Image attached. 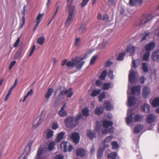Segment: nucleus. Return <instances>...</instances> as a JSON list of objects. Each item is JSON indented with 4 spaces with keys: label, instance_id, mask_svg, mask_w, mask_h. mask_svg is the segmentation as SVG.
Here are the masks:
<instances>
[{
    "label": "nucleus",
    "instance_id": "1",
    "mask_svg": "<svg viewBox=\"0 0 159 159\" xmlns=\"http://www.w3.org/2000/svg\"><path fill=\"white\" fill-rule=\"evenodd\" d=\"M87 54L83 57L76 56L72 58L71 61L68 62H67V60L65 59L62 61L61 65L64 66L66 64L68 67L71 68L76 66L77 70L80 69L84 63V62L82 60L88 57Z\"/></svg>",
    "mask_w": 159,
    "mask_h": 159
},
{
    "label": "nucleus",
    "instance_id": "2",
    "mask_svg": "<svg viewBox=\"0 0 159 159\" xmlns=\"http://www.w3.org/2000/svg\"><path fill=\"white\" fill-rule=\"evenodd\" d=\"M129 84L128 88V89L127 91V94L128 97V106L132 107L134 106L136 102V99L133 97L129 96L130 94H137L139 95L140 93L141 87L139 86H135L131 87L130 89L131 93H129Z\"/></svg>",
    "mask_w": 159,
    "mask_h": 159
},
{
    "label": "nucleus",
    "instance_id": "3",
    "mask_svg": "<svg viewBox=\"0 0 159 159\" xmlns=\"http://www.w3.org/2000/svg\"><path fill=\"white\" fill-rule=\"evenodd\" d=\"M140 63V61L138 59L134 60H132L131 69L129 72V83L134 84L137 80V72L133 70L138 67Z\"/></svg>",
    "mask_w": 159,
    "mask_h": 159
},
{
    "label": "nucleus",
    "instance_id": "4",
    "mask_svg": "<svg viewBox=\"0 0 159 159\" xmlns=\"http://www.w3.org/2000/svg\"><path fill=\"white\" fill-rule=\"evenodd\" d=\"M57 93H60V96L65 94L66 95L67 98H70L72 96L73 92L71 88H69L68 90H66L64 87L59 86L55 91V95H56Z\"/></svg>",
    "mask_w": 159,
    "mask_h": 159
},
{
    "label": "nucleus",
    "instance_id": "5",
    "mask_svg": "<svg viewBox=\"0 0 159 159\" xmlns=\"http://www.w3.org/2000/svg\"><path fill=\"white\" fill-rule=\"evenodd\" d=\"M113 124V123L110 121H108L107 120H104L103 122V128L106 129L102 130V134H105L107 133L112 134L114 132V129L113 127L110 128L109 129L107 128L109 126H111Z\"/></svg>",
    "mask_w": 159,
    "mask_h": 159
},
{
    "label": "nucleus",
    "instance_id": "6",
    "mask_svg": "<svg viewBox=\"0 0 159 159\" xmlns=\"http://www.w3.org/2000/svg\"><path fill=\"white\" fill-rule=\"evenodd\" d=\"M65 122L66 125L68 128H74L77 125V122L75 120V117L72 116L65 119Z\"/></svg>",
    "mask_w": 159,
    "mask_h": 159
},
{
    "label": "nucleus",
    "instance_id": "7",
    "mask_svg": "<svg viewBox=\"0 0 159 159\" xmlns=\"http://www.w3.org/2000/svg\"><path fill=\"white\" fill-rule=\"evenodd\" d=\"M61 147L64 152H70L73 148V146L68 142L63 141L61 144Z\"/></svg>",
    "mask_w": 159,
    "mask_h": 159
},
{
    "label": "nucleus",
    "instance_id": "8",
    "mask_svg": "<svg viewBox=\"0 0 159 159\" xmlns=\"http://www.w3.org/2000/svg\"><path fill=\"white\" fill-rule=\"evenodd\" d=\"M152 18V15L150 14H148L145 16H143L142 18L140 23L137 24L136 25L138 26H140L144 25L150 21Z\"/></svg>",
    "mask_w": 159,
    "mask_h": 159
},
{
    "label": "nucleus",
    "instance_id": "9",
    "mask_svg": "<svg viewBox=\"0 0 159 159\" xmlns=\"http://www.w3.org/2000/svg\"><path fill=\"white\" fill-rule=\"evenodd\" d=\"M133 110H128L127 113V116L126 118V121L127 125L130 126V127H132V125H131V124L133 122Z\"/></svg>",
    "mask_w": 159,
    "mask_h": 159
},
{
    "label": "nucleus",
    "instance_id": "10",
    "mask_svg": "<svg viewBox=\"0 0 159 159\" xmlns=\"http://www.w3.org/2000/svg\"><path fill=\"white\" fill-rule=\"evenodd\" d=\"M74 14L75 13L74 11L70 10L68 12V18L65 24L66 26L68 27L70 25L71 22L72 20Z\"/></svg>",
    "mask_w": 159,
    "mask_h": 159
},
{
    "label": "nucleus",
    "instance_id": "11",
    "mask_svg": "<svg viewBox=\"0 0 159 159\" xmlns=\"http://www.w3.org/2000/svg\"><path fill=\"white\" fill-rule=\"evenodd\" d=\"M70 138L73 142L75 144H77L79 142L80 138L79 134L75 132L71 134Z\"/></svg>",
    "mask_w": 159,
    "mask_h": 159
},
{
    "label": "nucleus",
    "instance_id": "12",
    "mask_svg": "<svg viewBox=\"0 0 159 159\" xmlns=\"http://www.w3.org/2000/svg\"><path fill=\"white\" fill-rule=\"evenodd\" d=\"M42 122L41 117H37L33 122L32 128L35 129L38 127Z\"/></svg>",
    "mask_w": 159,
    "mask_h": 159
},
{
    "label": "nucleus",
    "instance_id": "13",
    "mask_svg": "<svg viewBox=\"0 0 159 159\" xmlns=\"http://www.w3.org/2000/svg\"><path fill=\"white\" fill-rule=\"evenodd\" d=\"M151 57L153 61L159 62V50L153 52L152 54Z\"/></svg>",
    "mask_w": 159,
    "mask_h": 159
},
{
    "label": "nucleus",
    "instance_id": "14",
    "mask_svg": "<svg viewBox=\"0 0 159 159\" xmlns=\"http://www.w3.org/2000/svg\"><path fill=\"white\" fill-rule=\"evenodd\" d=\"M66 106V104L65 103L61 108L60 110L58 111V114L61 117H64L67 115V112L65 110V108Z\"/></svg>",
    "mask_w": 159,
    "mask_h": 159
},
{
    "label": "nucleus",
    "instance_id": "15",
    "mask_svg": "<svg viewBox=\"0 0 159 159\" xmlns=\"http://www.w3.org/2000/svg\"><path fill=\"white\" fill-rule=\"evenodd\" d=\"M109 40V38L107 37H104L102 39V43L99 44L98 47V48L99 49H102L104 48Z\"/></svg>",
    "mask_w": 159,
    "mask_h": 159
},
{
    "label": "nucleus",
    "instance_id": "16",
    "mask_svg": "<svg viewBox=\"0 0 159 159\" xmlns=\"http://www.w3.org/2000/svg\"><path fill=\"white\" fill-rule=\"evenodd\" d=\"M156 46V44L154 42H152L147 45L145 47V49L147 52H150Z\"/></svg>",
    "mask_w": 159,
    "mask_h": 159
},
{
    "label": "nucleus",
    "instance_id": "17",
    "mask_svg": "<svg viewBox=\"0 0 159 159\" xmlns=\"http://www.w3.org/2000/svg\"><path fill=\"white\" fill-rule=\"evenodd\" d=\"M113 138V137L112 136H110L107 137L104 140L103 144L104 149H105L106 148L108 147L109 146V145L107 143H109L112 140Z\"/></svg>",
    "mask_w": 159,
    "mask_h": 159
},
{
    "label": "nucleus",
    "instance_id": "18",
    "mask_svg": "<svg viewBox=\"0 0 159 159\" xmlns=\"http://www.w3.org/2000/svg\"><path fill=\"white\" fill-rule=\"evenodd\" d=\"M135 50V47L134 46L131 45L128 46L126 52L129 53L130 55H132L134 54Z\"/></svg>",
    "mask_w": 159,
    "mask_h": 159
},
{
    "label": "nucleus",
    "instance_id": "19",
    "mask_svg": "<svg viewBox=\"0 0 159 159\" xmlns=\"http://www.w3.org/2000/svg\"><path fill=\"white\" fill-rule=\"evenodd\" d=\"M156 116L154 114H152L148 116L146 120L148 123L150 124L154 122Z\"/></svg>",
    "mask_w": 159,
    "mask_h": 159
},
{
    "label": "nucleus",
    "instance_id": "20",
    "mask_svg": "<svg viewBox=\"0 0 159 159\" xmlns=\"http://www.w3.org/2000/svg\"><path fill=\"white\" fill-rule=\"evenodd\" d=\"M76 154L77 156L83 157L85 155L86 151L83 149L78 148L76 151Z\"/></svg>",
    "mask_w": 159,
    "mask_h": 159
},
{
    "label": "nucleus",
    "instance_id": "21",
    "mask_svg": "<svg viewBox=\"0 0 159 159\" xmlns=\"http://www.w3.org/2000/svg\"><path fill=\"white\" fill-rule=\"evenodd\" d=\"M143 127L142 125H138L136 126L134 129V134H138L140 132Z\"/></svg>",
    "mask_w": 159,
    "mask_h": 159
},
{
    "label": "nucleus",
    "instance_id": "22",
    "mask_svg": "<svg viewBox=\"0 0 159 159\" xmlns=\"http://www.w3.org/2000/svg\"><path fill=\"white\" fill-rule=\"evenodd\" d=\"M150 93L149 88L147 86L144 87L143 89V95L145 98H147L148 95Z\"/></svg>",
    "mask_w": 159,
    "mask_h": 159
},
{
    "label": "nucleus",
    "instance_id": "23",
    "mask_svg": "<svg viewBox=\"0 0 159 159\" xmlns=\"http://www.w3.org/2000/svg\"><path fill=\"white\" fill-rule=\"evenodd\" d=\"M103 111V108L102 106H100V107H97L95 110L94 113L95 114L99 115L102 113Z\"/></svg>",
    "mask_w": 159,
    "mask_h": 159
},
{
    "label": "nucleus",
    "instance_id": "24",
    "mask_svg": "<svg viewBox=\"0 0 159 159\" xmlns=\"http://www.w3.org/2000/svg\"><path fill=\"white\" fill-rule=\"evenodd\" d=\"M104 106L106 110L108 111H110L113 109V106L109 102H106L104 104Z\"/></svg>",
    "mask_w": 159,
    "mask_h": 159
},
{
    "label": "nucleus",
    "instance_id": "25",
    "mask_svg": "<svg viewBox=\"0 0 159 159\" xmlns=\"http://www.w3.org/2000/svg\"><path fill=\"white\" fill-rule=\"evenodd\" d=\"M54 131L51 129H48L45 130V133L46 134V138L47 139H50L53 136Z\"/></svg>",
    "mask_w": 159,
    "mask_h": 159
},
{
    "label": "nucleus",
    "instance_id": "26",
    "mask_svg": "<svg viewBox=\"0 0 159 159\" xmlns=\"http://www.w3.org/2000/svg\"><path fill=\"white\" fill-rule=\"evenodd\" d=\"M150 109V106L146 103H144L143 105L141 107L142 110L145 112H149Z\"/></svg>",
    "mask_w": 159,
    "mask_h": 159
},
{
    "label": "nucleus",
    "instance_id": "27",
    "mask_svg": "<svg viewBox=\"0 0 159 159\" xmlns=\"http://www.w3.org/2000/svg\"><path fill=\"white\" fill-rule=\"evenodd\" d=\"M55 145V141H52L48 145V148H47V147L46 148H47L48 149V151H48H50L52 150L54 148ZM40 148H42L43 149V148H45V147H41Z\"/></svg>",
    "mask_w": 159,
    "mask_h": 159
},
{
    "label": "nucleus",
    "instance_id": "28",
    "mask_svg": "<svg viewBox=\"0 0 159 159\" xmlns=\"http://www.w3.org/2000/svg\"><path fill=\"white\" fill-rule=\"evenodd\" d=\"M87 135L91 139H93L95 137V134L94 132L93 131L90 130H87Z\"/></svg>",
    "mask_w": 159,
    "mask_h": 159
},
{
    "label": "nucleus",
    "instance_id": "29",
    "mask_svg": "<svg viewBox=\"0 0 159 159\" xmlns=\"http://www.w3.org/2000/svg\"><path fill=\"white\" fill-rule=\"evenodd\" d=\"M103 148V149H102V147H100L98 151L97 152V157L98 159H100L103 154V152L104 149Z\"/></svg>",
    "mask_w": 159,
    "mask_h": 159
},
{
    "label": "nucleus",
    "instance_id": "30",
    "mask_svg": "<svg viewBox=\"0 0 159 159\" xmlns=\"http://www.w3.org/2000/svg\"><path fill=\"white\" fill-rule=\"evenodd\" d=\"M53 92V89H52L49 88L48 89V91L46 93L45 96V97L46 99H48L50 98Z\"/></svg>",
    "mask_w": 159,
    "mask_h": 159
},
{
    "label": "nucleus",
    "instance_id": "31",
    "mask_svg": "<svg viewBox=\"0 0 159 159\" xmlns=\"http://www.w3.org/2000/svg\"><path fill=\"white\" fill-rule=\"evenodd\" d=\"M82 113L84 116L87 117L89 114V110L87 107L84 108L82 110Z\"/></svg>",
    "mask_w": 159,
    "mask_h": 159
},
{
    "label": "nucleus",
    "instance_id": "32",
    "mask_svg": "<svg viewBox=\"0 0 159 159\" xmlns=\"http://www.w3.org/2000/svg\"><path fill=\"white\" fill-rule=\"evenodd\" d=\"M101 90L100 89H98L97 90H94L91 94L92 97H93L97 96L98 94H99L101 92Z\"/></svg>",
    "mask_w": 159,
    "mask_h": 159
},
{
    "label": "nucleus",
    "instance_id": "33",
    "mask_svg": "<svg viewBox=\"0 0 159 159\" xmlns=\"http://www.w3.org/2000/svg\"><path fill=\"white\" fill-rule=\"evenodd\" d=\"M111 145L112 146V149L113 150H116L118 149L119 148V146L116 141L112 142Z\"/></svg>",
    "mask_w": 159,
    "mask_h": 159
},
{
    "label": "nucleus",
    "instance_id": "34",
    "mask_svg": "<svg viewBox=\"0 0 159 159\" xmlns=\"http://www.w3.org/2000/svg\"><path fill=\"white\" fill-rule=\"evenodd\" d=\"M117 156V153L116 152H111L108 155V159H116Z\"/></svg>",
    "mask_w": 159,
    "mask_h": 159
},
{
    "label": "nucleus",
    "instance_id": "35",
    "mask_svg": "<svg viewBox=\"0 0 159 159\" xmlns=\"http://www.w3.org/2000/svg\"><path fill=\"white\" fill-rule=\"evenodd\" d=\"M45 41V38L43 36H41L37 40V43L40 45H43Z\"/></svg>",
    "mask_w": 159,
    "mask_h": 159
},
{
    "label": "nucleus",
    "instance_id": "36",
    "mask_svg": "<svg viewBox=\"0 0 159 159\" xmlns=\"http://www.w3.org/2000/svg\"><path fill=\"white\" fill-rule=\"evenodd\" d=\"M150 55V52L147 51L143 55V60L145 61H148Z\"/></svg>",
    "mask_w": 159,
    "mask_h": 159
},
{
    "label": "nucleus",
    "instance_id": "37",
    "mask_svg": "<svg viewBox=\"0 0 159 159\" xmlns=\"http://www.w3.org/2000/svg\"><path fill=\"white\" fill-rule=\"evenodd\" d=\"M65 135V132H61L59 133L57 137V141L59 142L63 139L64 136Z\"/></svg>",
    "mask_w": 159,
    "mask_h": 159
},
{
    "label": "nucleus",
    "instance_id": "38",
    "mask_svg": "<svg viewBox=\"0 0 159 159\" xmlns=\"http://www.w3.org/2000/svg\"><path fill=\"white\" fill-rule=\"evenodd\" d=\"M143 117L139 114H136L134 117V122H138L141 121Z\"/></svg>",
    "mask_w": 159,
    "mask_h": 159
},
{
    "label": "nucleus",
    "instance_id": "39",
    "mask_svg": "<svg viewBox=\"0 0 159 159\" xmlns=\"http://www.w3.org/2000/svg\"><path fill=\"white\" fill-rule=\"evenodd\" d=\"M23 50V48H20L17 52L15 55V59H17L19 58V57L20 56Z\"/></svg>",
    "mask_w": 159,
    "mask_h": 159
},
{
    "label": "nucleus",
    "instance_id": "40",
    "mask_svg": "<svg viewBox=\"0 0 159 159\" xmlns=\"http://www.w3.org/2000/svg\"><path fill=\"white\" fill-rule=\"evenodd\" d=\"M152 104L154 107H156L159 106V98H155L152 101Z\"/></svg>",
    "mask_w": 159,
    "mask_h": 159
},
{
    "label": "nucleus",
    "instance_id": "41",
    "mask_svg": "<svg viewBox=\"0 0 159 159\" xmlns=\"http://www.w3.org/2000/svg\"><path fill=\"white\" fill-rule=\"evenodd\" d=\"M81 39L79 37H76L75 38V45L77 47H79L80 45Z\"/></svg>",
    "mask_w": 159,
    "mask_h": 159
},
{
    "label": "nucleus",
    "instance_id": "42",
    "mask_svg": "<svg viewBox=\"0 0 159 159\" xmlns=\"http://www.w3.org/2000/svg\"><path fill=\"white\" fill-rule=\"evenodd\" d=\"M43 13H39L37 16L35 20L36 23H39L41 22L40 19L43 17Z\"/></svg>",
    "mask_w": 159,
    "mask_h": 159
},
{
    "label": "nucleus",
    "instance_id": "43",
    "mask_svg": "<svg viewBox=\"0 0 159 159\" xmlns=\"http://www.w3.org/2000/svg\"><path fill=\"white\" fill-rule=\"evenodd\" d=\"M33 91L32 89H30V90L26 94V95L25 96L24 98L22 100L23 102H25L26 98L28 97L29 96L31 95L33 93Z\"/></svg>",
    "mask_w": 159,
    "mask_h": 159
},
{
    "label": "nucleus",
    "instance_id": "44",
    "mask_svg": "<svg viewBox=\"0 0 159 159\" xmlns=\"http://www.w3.org/2000/svg\"><path fill=\"white\" fill-rule=\"evenodd\" d=\"M107 74V71L106 70L103 71L101 74L99 78L100 80H104L105 79Z\"/></svg>",
    "mask_w": 159,
    "mask_h": 159
},
{
    "label": "nucleus",
    "instance_id": "45",
    "mask_svg": "<svg viewBox=\"0 0 159 159\" xmlns=\"http://www.w3.org/2000/svg\"><path fill=\"white\" fill-rule=\"evenodd\" d=\"M142 69L144 72H147L148 70V64L145 62L142 64Z\"/></svg>",
    "mask_w": 159,
    "mask_h": 159
},
{
    "label": "nucleus",
    "instance_id": "46",
    "mask_svg": "<svg viewBox=\"0 0 159 159\" xmlns=\"http://www.w3.org/2000/svg\"><path fill=\"white\" fill-rule=\"evenodd\" d=\"M74 0H71V1H70V2H67L68 3L67 7H69V11L70 10L74 11V8L75 7L74 6L73 7H71L72 4Z\"/></svg>",
    "mask_w": 159,
    "mask_h": 159
},
{
    "label": "nucleus",
    "instance_id": "47",
    "mask_svg": "<svg viewBox=\"0 0 159 159\" xmlns=\"http://www.w3.org/2000/svg\"><path fill=\"white\" fill-rule=\"evenodd\" d=\"M33 142V141H30L28 143L26 148V149L27 150L28 152H29L30 151L31 146Z\"/></svg>",
    "mask_w": 159,
    "mask_h": 159
},
{
    "label": "nucleus",
    "instance_id": "48",
    "mask_svg": "<svg viewBox=\"0 0 159 159\" xmlns=\"http://www.w3.org/2000/svg\"><path fill=\"white\" fill-rule=\"evenodd\" d=\"M108 78L111 80H112L114 78V76L113 75V71L112 70H110L108 72Z\"/></svg>",
    "mask_w": 159,
    "mask_h": 159
},
{
    "label": "nucleus",
    "instance_id": "49",
    "mask_svg": "<svg viewBox=\"0 0 159 159\" xmlns=\"http://www.w3.org/2000/svg\"><path fill=\"white\" fill-rule=\"evenodd\" d=\"M111 87V84L109 83L104 84L103 86V89L105 90H107Z\"/></svg>",
    "mask_w": 159,
    "mask_h": 159
},
{
    "label": "nucleus",
    "instance_id": "50",
    "mask_svg": "<svg viewBox=\"0 0 159 159\" xmlns=\"http://www.w3.org/2000/svg\"><path fill=\"white\" fill-rule=\"evenodd\" d=\"M105 96V92H103L100 94L98 96V100L99 102H102V99L104 98Z\"/></svg>",
    "mask_w": 159,
    "mask_h": 159
},
{
    "label": "nucleus",
    "instance_id": "51",
    "mask_svg": "<svg viewBox=\"0 0 159 159\" xmlns=\"http://www.w3.org/2000/svg\"><path fill=\"white\" fill-rule=\"evenodd\" d=\"M25 17L24 16H22L20 21V28H22L23 27L25 24Z\"/></svg>",
    "mask_w": 159,
    "mask_h": 159
},
{
    "label": "nucleus",
    "instance_id": "52",
    "mask_svg": "<svg viewBox=\"0 0 159 159\" xmlns=\"http://www.w3.org/2000/svg\"><path fill=\"white\" fill-rule=\"evenodd\" d=\"M101 124L98 122L97 121L96 123L95 130L97 131H99L101 129Z\"/></svg>",
    "mask_w": 159,
    "mask_h": 159
},
{
    "label": "nucleus",
    "instance_id": "53",
    "mask_svg": "<svg viewBox=\"0 0 159 159\" xmlns=\"http://www.w3.org/2000/svg\"><path fill=\"white\" fill-rule=\"evenodd\" d=\"M125 53H120L117 58V60L119 61H121L123 60L124 58V57L125 55Z\"/></svg>",
    "mask_w": 159,
    "mask_h": 159
},
{
    "label": "nucleus",
    "instance_id": "54",
    "mask_svg": "<svg viewBox=\"0 0 159 159\" xmlns=\"http://www.w3.org/2000/svg\"><path fill=\"white\" fill-rule=\"evenodd\" d=\"M98 56L97 55H95L94 56L91 58L90 61V65H93V64L96 59L97 58Z\"/></svg>",
    "mask_w": 159,
    "mask_h": 159
},
{
    "label": "nucleus",
    "instance_id": "55",
    "mask_svg": "<svg viewBox=\"0 0 159 159\" xmlns=\"http://www.w3.org/2000/svg\"><path fill=\"white\" fill-rule=\"evenodd\" d=\"M86 30V27L85 25H82L79 30V32L82 33L85 31Z\"/></svg>",
    "mask_w": 159,
    "mask_h": 159
},
{
    "label": "nucleus",
    "instance_id": "56",
    "mask_svg": "<svg viewBox=\"0 0 159 159\" xmlns=\"http://www.w3.org/2000/svg\"><path fill=\"white\" fill-rule=\"evenodd\" d=\"M82 118V115L80 113L76 117V118H75V121L77 122V125L78 124V120Z\"/></svg>",
    "mask_w": 159,
    "mask_h": 159
},
{
    "label": "nucleus",
    "instance_id": "57",
    "mask_svg": "<svg viewBox=\"0 0 159 159\" xmlns=\"http://www.w3.org/2000/svg\"><path fill=\"white\" fill-rule=\"evenodd\" d=\"M117 0H109L108 4L109 6H113L114 5L116 1Z\"/></svg>",
    "mask_w": 159,
    "mask_h": 159
},
{
    "label": "nucleus",
    "instance_id": "58",
    "mask_svg": "<svg viewBox=\"0 0 159 159\" xmlns=\"http://www.w3.org/2000/svg\"><path fill=\"white\" fill-rule=\"evenodd\" d=\"M129 3L131 6H134L136 4V0H129Z\"/></svg>",
    "mask_w": 159,
    "mask_h": 159
},
{
    "label": "nucleus",
    "instance_id": "59",
    "mask_svg": "<svg viewBox=\"0 0 159 159\" xmlns=\"http://www.w3.org/2000/svg\"><path fill=\"white\" fill-rule=\"evenodd\" d=\"M20 37H19L18 38V39L16 40V41L14 43V47H16L17 46L18 44L20 42Z\"/></svg>",
    "mask_w": 159,
    "mask_h": 159
},
{
    "label": "nucleus",
    "instance_id": "60",
    "mask_svg": "<svg viewBox=\"0 0 159 159\" xmlns=\"http://www.w3.org/2000/svg\"><path fill=\"white\" fill-rule=\"evenodd\" d=\"M58 127H59V126L57 123H53L52 125V128L54 130H55L57 129L58 128Z\"/></svg>",
    "mask_w": 159,
    "mask_h": 159
},
{
    "label": "nucleus",
    "instance_id": "61",
    "mask_svg": "<svg viewBox=\"0 0 159 159\" xmlns=\"http://www.w3.org/2000/svg\"><path fill=\"white\" fill-rule=\"evenodd\" d=\"M17 79H16L15 81L14 82V83L13 85L11 87L10 89V90H11V91H12V90L15 88L17 84Z\"/></svg>",
    "mask_w": 159,
    "mask_h": 159
},
{
    "label": "nucleus",
    "instance_id": "62",
    "mask_svg": "<svg viewBox=\"0 0 159 159\" xmlns=\"http://www.w3.org/2000/svg\"><path fill=\"white\" fill-rule=\"evenodd\" d=\"M102 82L100 80H98L96 82V84L98 87L100 86L102 84Z\"/></svg>",
    "mask_w": 159,
    "mask_h": 159
},
{
    "label": "nucleus",
    "instance_id": "63",
    "mask_svg": "<svg viewBox=\"0 0 159 159\" xmlns=\"http://www.w3.org/2000/svg\"><path fill=\"white\" fill-rule=\"evenodd\" d=\"M55 159H64V156L62 155L58 154L56 156Z\"/></svg>",
    "mask_w": 159,
    "mask_h": 159
},
{
    "label": "nucleus",
    "instance_id": "64",
    "mask_svg": "<svg viewBox=\"0 0 159 159\" xmlns=\"http://www.w3.org/2000/svg\"><path fill=\"white\" fill-rule=\"evenodd\" d=\"M35 45L33 46V47H32L31 49L30 52L29 54V56H30L32 55V54L33 53L35 50Z\"/></svg>",
    "mask_w": 159,
    "mask_h": 159
}]
</instances>
